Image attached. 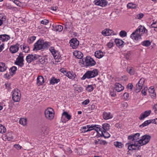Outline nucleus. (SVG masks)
I'll use <instances>...</instances> for the list:
<instances>
[{
  "mask_svg": "<svg viewBox=\"0 0 157 157\" xmlns=\"http://www.w3.org/2000/svg\"><path fill=\"white\" fill-rule=\"evenodd\" d=\"M147 29L144 26L140 25L131 34L130 37L133 40H138L141 39V36L144 34H146L147 35Z\"/></svg>",
  "mask_w": 157,
  "mask_h": 157,
  "instance_id": "f257e3e1",
  "label": "nucleus"
},
{
  "mask_svg": "<svg viewBox=\"0 0 157 157\" xmlns=\"http://www.w3.org/2000/svg\"><path fill=\"white\" fill-rule=\"evenodd\" d=\"M50 43L48 42H44L42 40H38L34 44L33 50H38L43 48H45L50 46Z\"/></svg>",
  "mask_w": 157,
  "mask_h": 157,
  "instance_id": "f03ea898",
  "label": "nucleus"
},
{
  "mask_svg": "<svg viewBox=\"0 0 157 157\" xmlns=\"http://www.w3.org/2000/svg\"><path fill=\"white\" fill-rule=\"evenodd\" d=\"M98 74V71L96 69H94L93 71H88L84 74L82 78L81 79L84 80L86 78L88 79L91 78L96 76Z\"/></svg>",
  "mask_w": 157,
  "mask_h": 157,
  "instance_id": "7ed1b4c3",
  "label": "nucleus"
},
{
  "mask_svg": "<svg viewBox=\"0 0 157 157\" xmlns=\"http://www.w3.org/2000/svg\"><path fill=\"white\" fill-rule=\"evenodd\" d=\"M151 138V136L149 135H145L142 136L139 141V147H140L141 146L145 145L148 143L149 142Z\"/></svg>",
  "mask_w": 157,
  "mask_h": 157,
  "instance_id": "20e7f679",
  "label": "nucleus"
},
{
  "mask_svg": "<svg viewBox=\"0 0 157 157\" xmlns=\"http://www.w3.org/2000/svg\"><path fill=\"white\" fill-rule=\"evenodd\" d=\"M45 117L49 120L52 119L54 116V111L53 109L51 108H48L45 111Z\"/></svg>",
  "mask_w": 157,
  "mask_h": 157,
  "instance_id": "39448f33",
  "label": "nucleus"
},
{
  "mask_svg": "<svg viewBox=\"0 0 157 157\" xmlns=\"http://www.w3.org/2000/svg\"><path fill=\"white\" fill-rule=\"evenodd\" d=\"M10 38L9 36L6 34L0 35V52L4 48V44L3 42L7 41Z\"/></svg>",
  "mask_w": 157,
  "mask_h": 157,
  "instance_id": "423d86ee",
  "label": "nucleus"
},
{
  "mask_svg": "<svg viewBox=\"0 0 157 157\" xmlns=\"http://www.w3.org/2000/svg\"><path fill=\"white\" fill-rule=\"evenodd\" d=\"M12 93L13 100L15 102L19 101L21 97V94L20 90L18 89H15Z\"/></svg>",
  "mask_w": 157,
  "mask_h": 157,
  "instance_id": "0eeeda50",
  "label": "nucleus"
},
{
  "mask_svg": "<svg viewBox=\"0 0 157 157\" xmlns=\"http://www.w3.org/2000/svg\"><path fill=\"white\" fill-rule=\"evenodd\" d=\"M140 133H136L134 134L133 135H130L128 136V139L130 140H131L134 143H136V144H138L139 146V141L140 140Z\"/></svg>",
  "mask_w": 157,
  "mask_h": 157,
  "instance_id": "6e6552de",
  "label": "nucleus"
},
{
  "mask_svg": "<svg viewBox=\"0 0 157 157\" xmlns=\"http://www.w3.org/2000/svg\"><path fill=\"white\" fill-rule=\"evenodd\" d=\"M145 82V79L143 78H141L138 83L136 85L135 91L136 93L139 92L142 88Z\"/></svg>",
  "mask_w": 157,
  "mask_h": 157,
  "instance_id": "1a4fd4ad",
  "label": "nucleus"
},
{
  "mask_svg": "<svg viewBox=\"0 0 157 157\" xmlns=\"http://www.w3.org/2000/svg\"><path fill=\"white\" fill-rule=\"evenodd\" d=\"M86 65V66H91L96 63L94 60L90 56H87L85 59Z\"/></svg>",
  "mask_w": 157,
  "mask_h": 157,
  "instance_id": "9d476101",
  "label": "nucleus"
},
{
  "mask_svg": "<svg viewBox=\"0 0 157 157\" xmlns=\"http://www.w3.org/2000/svg\"><path fill=\"white\" fill-rule=\"evenodd\" d=\"M23 56L22 53H21L17 58L16 61L15 62V63L19 66L20 67H22L23 65Z\"/></svg>",
  "mask_w": 157,
  "mask_h": 157,
  "instance_id": "9b49d317",
  "label": "nucleus"
},
{
  "mask_svg": "<svg viewBox=\"0 0 157 157\" xmlns=\"http://www.w3.org/2000/svg\"><path fill=\"white\" fill-rule=\"evenodd\" d=\"M39 56L36 54H29L26 56V60L29 63H30L33 60H36L38 58Z\"/></svg>",
  "mask_w": 157,
  "mask_h": 157,
  "instance_id": "f8f14e48",
  "label": "nucleus"
},
{
  "mask_svg": "<svg viewBox=\"0 0 157 157\" xmlns=\"http://www.w3.org/2000/svg\"><path fill=\"white\" fill-rule=\"evenodd\" d=\"M79 41L76 38L71 39L70 41V46L73 48H76L79 44Z\"/></svg>",
  "mask_w": 157,
  "mask_h": 157,
  "instance_id": "ddd939ff",
  "label": "nucleus"
},
{
  "mask_svg": "<svg viewBox=\"0 0 157 157\" xmlns=\"http://www.w3.org/2000/svg\"><path fill=\"white\" fill-rule=\"evenodd\" d=\"M40 132L41 135L43 137H44L48 134V128L46 126H42L40 127Z\"/></svg>",
  "mask_w": 157,
  "mask_h": 157,
  "instance_id": "4468645a",
  "label": "nucleus"
},
{
  "mask_svg": "<svg viewBox=\"0 0 157 157\" xmlns=\"http://www.w3.org/2000/svg\"><path fill=\"white\" fill-rule=\"evenodd\" d=\"M101 33L104 36H109L114 34L112 30L107 29H105L104 30L102 31Z\"/></svg>",
  "mask_w": 157,
  "mask_h": 157,
  "instance_id": "2eb2a0df",
  "label": "nucleus"
},
{
  "mask_svg": "<svg viewBox=\"0 0 157 157\" xmlns=\"http://www.w3.org/2000/svg\"><path fill=\"white\" fill-rule=\"evenodd\" d=\"M94 2L96 5L101 6H105L107 5L106 1L105 0H96Z\"/></svg>",
  "mask_w": 157,
  "mask_h": 157,
  "instance_id": "dca6fc26",
  "label": "nucleus"
},
{
  "mask_svg": "<svg viewBox=\"0 0 157 157\" xmlns=\"http://www.w3.org/2000/svg\"><path fill=\"white\" fill-rule=\"evenodd\" d=\"M19 45L17 44L11 46L10 48V52L13 53L17 52L19 49Z\"/></svg>",
  "mask_w": 157,
  "mask_h": 157,
  "instance_id": "f3484780",
  "label": "nucleus"
},
{
  "mask_svg": "<svg viewBox=\"0 0 157 157\" xmlns=\"http://www.w3.org/2000/svg\"><path fill=\"white\" fill-rule=\"evenodd\" d=\"M114 89L118 92L122 91L124 89V87L121 84L118 83H116L115 84Z\"/></svg>",
  "mask_w": 157,
  "mask_h": 157,
  "instance_id": "a211bd4d",
  "label": "nucleus"
},
{
  "mask_svg": "<svg viewBox=\"0 0 157 157\" xmlns=\"http://www.w3.org/2000/svg\"><path fill=\"white\" fill-rule=\"evenodd\" d=\"M103 117L105 120H108L113 117L112 115L110 113L104 112L103 114Z\"/></svg>",
  "mask_w": 157,
  "mask_h": 157,
  "instance_id": "6ab92c4d",
  "label": "nucleus"
},
{
  "mask_svg": "<svg viewBox=\"0 0 157 157\" xmlns=\"http://www.w3.org/2000/svg\"><path fill=\"white\" fill-rule=\"evenodd\" d=\"M37 84L38 86L42 85L44 82V78L41 76H39L37 78Z\"/></svg>",
  "mask_w": 157,
  "mask_h": 157,
  "instance_id": "aec40b11",
  "label": "nucleus"
},
{
  "mask_svg": "<svg viewBox=\"0 0 157 157\" xmlns=\"http://www.w3.org/2000/svg\"><path fill=\"white\" fill-rule=\"evenodd\" d=\"M73 55L78 59H81L83 57V54L80 51H75L73 53Z\"/></svg>",
  "mask_w": 157,
  "mask_h": 157,
  "instance_id": "412c9836",
  "label": "nucleus"
},
{
  "mask_svg": "<svg viewBox=\"0 0 157 157\" xmlns=\"http://www.w3.org/2000/svg\"><path fill=\"white\" fill-rule=\"evenodd\" d=\"M95 56L96 58L100 59L104 56L103 53L101 51H97L95 53Z\"/></svg>",
  "mask_w": 157,
  "mask_h": 157,
  "instance_id": "4be33fe9",
  "label": "nucleus"
},
{
  "mask_svg": "<svg viewBox=\"0 0 157 157\" xmlns=\"http://www.w3.org/2000/svg\"><path fill=\"white\" fill-rule=\"evenodd\" d=\"M66 76H67L68 78L72 79H75L76 75L73 72H69L66 74Z\"/></svg>",
  "mask_w": 157,
  "mask_h": 157,
  "instance_id": "5701e85b",
  "label": "nucleus"
},
{
  "mask_svg": "<svg viewBox=\"0 0 157 157\" xmlns=\"http://www.w3.org/2000/svg\"><path fill=\"white\" fill-rule=\"evenodd\" d=\"M100 135L101 136H103L105 138H108L110 136V135L109 133L106 132V131H101V133H100Z\"/></svg>",
  "mask_w": 157,
  "mask_h": 157,
  "instance_id": "b1692460",
  "label": "nucleus"
},
{
  "mask_svg": "<svg viewBox=\"0 0 157 157\" xmlns=\"http://www.w3.org/2000/svg\"><path fill=\"white\" fill-rule=\"evenodd\" d=\"M63 25L65 26V29H72L73 28L72 23L71 22H67Z\"/></svg>",
  "mask_w": 157,
  "mask_h": 157,
  "instance_id": "393cba45",
  "label": "nucleus"
},
{
  "mask_svg": "<svg viewBox=\"0 0 157 157\" xmlns=\"http://www.w3.org/2000/svg\"><path fill=\"white\" fill-rule=\"evenodd\" d=\"M7 67L6 66L5 63L0 62V71L3 72L6 70Z\"/></svg>",
  "mask_w": 157,
  "mask_h": 157,
  "instance_id": "a878e982",
  "label": "nucleus"
},
{
  "mask_svg": "<svg viewBox=\"0 0 157 157\" xmlns=\"http://www.w3.org/2000/svg\"><path fill=\"white\" fill-rule=\"evenodd\" d=\"M151 123H152V120H149L147 121H145L142 124H141L140 125V128H143L147 125H148L149 124Z\"/></svg>",
  "mask_w": 157,
  "mask_h": 157,
  "instance_id": "bb28decb",
  "label": "nucleus"
},
{
  "mask_svg": "<svg viewBox=\"0 0 157 157\" xmlns=\"http://www.w3.org/2000/svg\"><path fill=\"white\" fill-rule=\"evenodd\" d=\"M115 42L117 46H122L124 42L122 40L116 39L115 40Z\"/></svg>",
  "mask_w": 157,
  "mask_h": 157,
  "instance_id": "cd10ccee",
  "label": "nucleus"
},
{
  "mask_svg": "<svg viewBox=\"0 0 157 157\" xmlns=\"http://www.w3.org/2000/svg\"><path fill=\"white\" fill-rule=\"evenodd\" d=\"M110 125L108 124H104L102 125V131H107L109 129Z\"/></svg>",
  "mask_w": 157,
  "mask_h": 157,
  "instance_id": "c85d7f7f",
  "label": "nucleus"
},
{
  "mask_svg": "<svg viewBox=\"0 0 157 157\" xmlns=\"http://www.w3.org/2000/svg\"><path fill=\"white\" fill-rule=\"evenodd\" d=\"M60 81L59 79H57L54 77H52L50 80V84L53 85L55 83H57Z\"/></svg>",
  "mask_w": 157,
  "mask_h": 157,
  "instance_id": "c756f323",
  "label": "nucleus"
},
{
  "mask_svg": "<svg viewBox=\"0 0 157 157\" xmlns=\"http://www.w3.org/2000/svg\"><path fill=\"white\" fill-rule=\"evenodd\" d=\"M94 130H95L100 135V133H101V131H102V129L98 125H94Z\"/></svg>",
  "mask_w": 157,
  "mask_h": 157,
  "instance_id": "7c9ffc66",
  "label": "nucleus"
},
{
  "mask_svg": "<svg viewBox=\"0 0 157 157\" xmlns=\"http://www.w3.org/2000/svg\"><path fill=\"white\" fill-rule=\"evenodd\" d=\"M6 19L5 16L3 14H0V26L3 24L4 21Z\"/></svg>",
  "mask_w": 157,
  "mask_h": 157,
  "instance_id": "2f4dec72",
  "label": "nucleus"
},
{
  "mask_svg": "<svg viewBox=\"0 0 157 157\" xmlns=\"http://www.w3.org/2000/svg\"><path fill=\"white\" fill-rule=\"evenodd\" d=\"M133 147H139L138 145L136 144V143H134V144H131L128 145V148L129 150H136V148H133Z\"/></svg>",
  "mask_w": 157,
  "mask_h": 157,
  "instance_id": "473e14b6",
  "label": "nucleus"
},
{
  "mask_svg": "<svg viewBox=\"0 0 157 157\" xmlns=\"http://www.w3.org/2000/svg\"><path fill=\"white\" fill-rule=\"evenodd\" d=\"M114 144L116 147L119 148H121L123 146V144L121 142L118 141L114 142Z\"/></svg>",
  "mask_w": 157,
  "mask_h": 157,
  "instance_id": "72a5a7b5",
  "label": "nucleus"
},
{
  "mask_svg": "<svg viewBox=\"0 0 157 157\" xmlns=\"http://www.w3.org/2000/svg\"><path fill=\"white\" fill-rule=\"evenodd\" d=\"M141 44L143 46L148 47L151 45V42L149 40H146L142 42Z\"/></svg>",
  "mask_w": 157,
  "mask_h": 157,
  "instance_id": "f704fd0d",
  "label": "nucleus"
},
{
  "mask_svg": "<svg viewBox=\"0 0 157 157\" xmlns=\"http://www.w3.org/2000/svg\"><path fill=\"white\" fill-rule=\"evenodd\" d=\"M127 7L128 8L134 9L137 7V5L132 3H129L127 5Z\"/></svg>",
  "mask_w": 157,
  "mask_h": 157,
  "instance_id": "c9c22d12",
  "label": "nucleus"
},
{
  "mask_svg": "<svg viewBox=\"0 0 157 157\" xmlns=\"http://www.w3.org/2000/svg\"><path fill=\"white\" fill-rule=\"evenodd\" d=\"M63 116H64L68 120H70L71 118V116L67 112H64L62 114Z\"/></svg>",
  "mask_w": 157,
  "mask_h": 157,
  "instance_id": "e433bc0d",
  "label": "nucleus"
},
{
  "mask_svg": "<svg viewBox=\"0 0 157 157\" xmlns=\"http://www.w3.org/2000/svg\"><path fill=\"white\" fill-rule=\"evenodd\" d=\"M6 139H7L8 140H10L11 139L13 138L12 136V132L8 133L6 134Z\"/></svg>",
  "mask_w": 157,
  "mask_h": 157,
  "instance_id": "4c0bfd02",
  "label": "nucleus"
},
{
  "mask_svg": "<svg viewBox=\"0 0 157 157\" xmlns=\"http://www.w3.org/2000/svg\"><path fill=\"white\" fill-rule=\"evenodd\" d=\"M6 131V128L2 124H0V133H4Z\"/></svg>",
  "mask_w": 157,
  "mask_h": 157,
  "instance_id": "58836bf2",
  "label": "nucleus"
},
{
  "mask_svg": "<svg viewBox=\"0 0 157 157\" xmlns=\"http://www.w3.org/2000/svg\"><path fill=\"white\" fill-rule=\"evenodd\" d=\"M149 92L151 94L150 95L151 96H154L155 95V94H154L155 90L154 89L151 87L148 89Z\"/></svg>",
  "mask_w": 157,
  "mask_h": 157,
  "instance_id": "ea45409f",
  "label": "nucleus"
},
{
  "mask_svg": "<svg viewBox=\"0 0 157 157\" xmlns=\"http://www.w3.org/2000/svg\"><path fill=\"white\" fill-rule=\"evenodd\" d=\"M63 28V27L62 25H59L56 26L55 30L56 31L60 32L62 30Z\"/></svg>",
  "mask_w": 157,
  "mask_h": 157,
  "instance_id": "a19ab883",
  "label": "nucleus"
},
{
  "mask_svg": "<svg viewBox=\"0 0 157 157\" xmlns=\"http://www.w3.org/2000/svg\"><path fill=\"white\" fill-rule=\"evenodd\" d=\"M23 48L24 52L25 53H28L29 51V46L28 45L24 44L23 46Z\"/></svg>",
  "mask_w": 157,
  "mask_h": 157,
  "instance_id": "79ce46f5",
  "label": "nucleus"
},
{
  "mask_svg": "<svg viewBox=\"0 0 157 157\" xmlns=\"http://www.w3.org/2000/svg\"><path fill=\"white\" fill-rule=\"evenodd\" d=\"M26 121L27 120L26 119L21 118L19 120V123L20 124L24 126L26 124Z\"/></svg>",
  "mask_w": 157,
  "mask_h": 157,
  "instance_id": "37998d69",
  "label": "nucleus"
},
{
  "mask_svg": "<svg viewBox=\"0 0 157 157\" xmlns=\"http://www.w3.org/2000/svg\"><path fill=\"white\" fill-rule=\"evenodd\" d=\"M144 14L143 13H140L136 15L135 18L136 19H140L143 17Z\"/></svg>",
  "mask_w": 157,
  "mask_h": 157,
  "instance_id": "c03bdc74",
  "label": "nucleus"
},
{
  "mask_svg": "<svg viewBox=\"0 0 157 157\" xmlns=\"http://www.w3.org/2000/svg\"><path fill=\"white\" fill-rule=\"evenodd\" d=\"M94 87L92 85H89L86 88V89L89 92L92 91L94 89Z\"/></svg>",
  "mask_w": 157,
  "mask_h": 157,
  "instance_id": "a18cd8bd",
  "label": "nucleus"
},
{
  "mask_svg": "<svg viewBox=\"0 0 157 157\" xmlns=\"http://www.w3.org/2000/svg\"><path fill=\"white\" fill-rule=\"evenodd\" d=\"M119 35L121 37H124L127 36V33L124 31H121L120 32Z\"/></svg>",
  "mask_w": 157,
  "mask_h": 157,
  "instance_id": "49530a36",
  "label": "nucleus"
},
{
  "mask_svg": "<svg viewBox=\"0 0 157 157\" xmlns=\"http://www.w3.org/2000/svg\"><path fill=\"white\" fill-rule=\"evenodd\" d=\"M127 71L128 73L131 75H133L134 73V70L133 68H128L127 69Z\"/></svg>",
  "mask_w": 157,
  "mask_h": 157,
  "instance_id": "de8ad7c7",
  "label": "nucleus"
},
{
  "mask_svg": "<svg viewBox=\"0 0 157 157\" xmlns=\"http://www.w3.org/2000/svg\"><path fill=\"white\" fill-rule=\"evenodd\" d=\"M49 50L50 52L52 53L53 56H54L55 55L56 53V50L53 47H51L49 49Z\"/></svg>",
  "mask_w": 157,
  "mask_h": 157,
  "instance_id": "09e8293b",
  "label": "nucleus"
},
{
  "mask_svg": "<svg viewBox=\"0 0 157 157\" xmlns=\"http://www.w3.org/2000/svg\"><path fill=\"white\" fill-rule=\"evenodd\" d=\"M151 26L152 28H154L155 29H156L157 28V21H154V22L151 24Z\"/></svg>",
  "mask_w": 157,
  "mask_h": 157,
  "instance_id": "8fccbe9b",
  "label": "nucleus"
},
{
  "mask_svg": "<svg viewBox=\"0 0 157 157\" xmlns=\"http://www.w3.org/2000/svg\"><path fill=\"white\" fill-rule=\"evenodd\" d=\"M87 127H83L81 129V131L83 132H88V125L87 126Z\"/></svg>",
  "mask_w": 157,
  "mask_h": 157,
  "instance_id": "3c124183",
  "label": "nucleus"
},
{
  "mask_svg": "<svg viewBox=\"0 0 157 157\" xmlns=\"http://www.w3.org/2000/svg\"><path fill=\"white\" fill-rule=\"evenodd\" d=\"M146 117H147L144 114V113H141V114L140 115V116L139 117V119L140 120H142Z\"/></svg>",
  "mask_w": 157,
  "mask_h": 157,
  "instance_id": "603ef678",
  "label": "nucleus"
},
{
  "mask_svg": "<svg viewBox=\"0 0 157 157\" xmlns=\"http://www.w3.org/2000/svg\"><path fill=\"white\" fill-rule=\"evenodd\" d=\"M48 22V20L47 19H44L41 21V24L44 25H46Z\"/></svg>",
  "mask_w": 157,
  "mask_h": 157,
  "instance_id": "864d4df0",
  "label": "nucleus"
},
{
  "mask_svg": "<svg viewBox=\"0 0 157 157\" xmlns=\"http://www.w3.org/2000/svg\"><path fill=\"white\" fill-rule=\"evenodd\" d=\"M13 2L17 6H19V7L21 6V3L18 1L15 0Z\"/></svg>",
  "mask_w": 157,
  "mask_h": 157,
  "instance_id": "5fc2aeb1",
  "label": "nucleus"
},
{
  "mask_svg": "<svg viewBox=\"0 0 157 157\" xmlns=\"http://www.w3.org/2000/svg\"><path fill=\"white\" fill-rule=\"evenodd\" d=\"M151 110H148L145 111L144 113L147 117H148L151 113Z\"/></svg>",
  "mask_w": 157,
  "mask_h": 157,
  "instance_id": "6e6d98bb",
  "label": "nucleus"
},
{
  "mask_svg": "<svg viewBox=\"0 0 157 157\" xmlns=\"http://www.w3.org/2000/svg\"><path fill=\"white\" fill-rule=\"evenodd\" d=\"M10 70L12 72L14 73L17 70V68L15 66H13L10 68Z\"/></svg>",
  "mask_w": 157,
  "mask_h": 157,
  "instance_id": "4d7b16f0",
  "label": "nucleus"
},
{
  "mask_svg": "<svg viewBox=\"0 0 157 157\" xmlns=\"http://www.w3.org/2000/svg\"><path fill=\"white\" fill-rule=\"evenodd\" d=\"M124 98L125 100H127L128 99L129 97V94L128 93H125L124 94Z\"/></svg>",
  "mask_w": 157,
  "mask_h": 157,
  "instance_id": "13d9d810",
  "label": "nucleus"
},
{
  "mask_svg": "<svg viewBox=\"0 0 157 157\" xmlns=\"http://www.w3.org/2000/svg\"><path fill=\"white\" fill-rule=\"evenodd\" d=\"M5 85L8 90H9L11 88V84L10 83H7L5 84Z\"/></svg>",
  "mask_w": 157,
  "mask_h": 157,
  "instance_id": "bf43d9fd",
  "label": "nucleus"
},
{
  "mask_svg": "<svg viewBox=\"0 0 157 157\" xmlns=\"http://www.w3.org/2000/svg\"><path fill=\"white\" fill-rule=\"evenodd\" d=\"M147 88H145L144 90H142V93L144 95H146V91L147 90Z\"/></svg>",
  "mask_w": 157,
  "mask_h": 157,
  "instance_id": "052dcab7",
  "label": "nucleus"
},
{
  "mask_svg": "<svg viewBox=\"0 0 157 157\" xmlns=\"http://www.w3.org/2000/svg\"><path fill=\"white\" fill-rule=\"evenodd\" d=\"M14 147L17 150L20 149L21 148V147L19 144H15L14 145Z\"/></svg>",
  "mask_w": 157,
  "mask_h": 157,
  "instance_id": "680f3d73",
  "label": "nucleus"
},
{
  "mask_svg": "<svg viewBox=\"0 0 157 157\" xmlns=\"http://www.w3.org/2000/svg\"><path fill=\"white\" fill-rule=\"evenodd\" d=\"M153 109L156 113H157V103L153 107Z\"/></svg>",
  "mask_w": 157,
  "mask_h": 157,
  "instance_id": "e2e57ef3",
  "label": "nucleus"
},
{
  "mask_svg": "<svg viewBox=\"0 0 157 157\" xmlns=\"http://www.w3.org/2000/svg\"><path fill=\"white\" fill-rule=\"evenodd\" d=\"M113 45V43L112 42H109L107 44L108 47L109 48L112 47Z\"/></svg>",
  "mask_w": 157,
  "mask_h": 157,
  "instance_id": "0e129e2a",
  "label": "nucleus"
},
{
  "mask_svg": "<svg viewBox=\"0 0 157 157\" xmlns=\"http://www.w3.org/2000/svg\"><path fill=\"white\" fill-rule=\"evenodd\" d=\"M90 102L89 100V99H87L82 102V104L85 105H86L88 104Z\"/></svg>",
  "mask_w": 157,
  "mask_h": 157,
  "instance_id": "69168bd1",
  "label": "nucleus"
},
{
  "mask_svg": "<svg viewBox=\"0 0 157 157\" xmlns=\"http://www.w3.org/2000/svg\"><path fill=\"white\" fill-rule=\"evenodd\" d=\"M94 125H92L90 127H89V126H88V131L92 130H94Z\"/></svg>",
  "mask_w": 157,
  "mask_h": 157,
  "instance_id": "338daca9",
  "label": "nucleus"
},
{
  "mask_svg": "<svg viewBox=\"0 0 157 157\" xmlns=\"http://www.w3.org/2000/svg\"><path fill=\"white\" fill-rule=\"evenodd\" d=\"M152 123L157 124V118L154 119H151Z\"/></svg>",
  "mask_w": 157,
  "mask_h": 157,
  "instance_id": "774afa93",
  "label": "nucleus"
}]
</instances>
